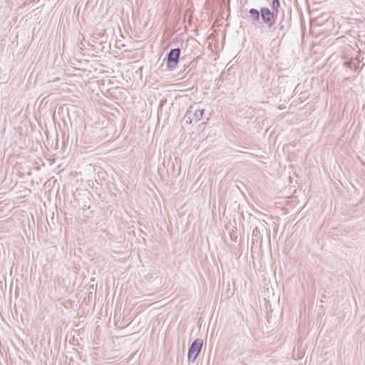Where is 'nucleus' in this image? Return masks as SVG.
Returning <instances> with one entry per match:
<instances>
[{"label": "nucleus", "instance_id": "1", "mask_svg": "<svg viewBox=\"0 0 365 365\" xmlns=\"http://www.w3.org/2000/svg\"><path fill=\"white\" fill-rule=\"evenodd\" d=\"M205 109L201 108L199 104H194L190 106L187 110L182 121L186 125H190L192 122L197 123L203 118Z\"/></svg>", "mask_w": 365, "mask_h": 365}, {"label": "nucleus", "instance_id": "2", "mask_svg": "<svg viewBox=\"0 0 365 365\" xmlns=\"http://www.w3.org/2000/svg\"><path fill=\"white\" fill-rule=\"evenodd\" d=\"M181 50L179 48L170 50L164 61H166V67L169 71H173L180 61Z\"/></svg>", "mask_w": 365, "mask_h": 365}, {"label": "nucleus", "instance_id": "3", "mask_svg": "<svg viewBox=\"0 0 365 365\" xmlns=\"http://www.w3.org/2000/svg\"><path fill=\"white\" fill-rule=\"evenodd\" d=\"M260 16L262 22L268 27L272 28L276 22L277 15L267 7L260 8Z\"/></svg>", "mask_w": 365, "mask_h": 365}, {"label": "nucleus", "instance_id": "4", "mask_svg": "<svg viewBox=\"0 0 365 365\" xmlns=\"http://www.w3.org/2000/svg\"><path fill=\"white\" fill-rule=\"evenodd\" d=\"M202 347V340H194L188 349L187 358L189 361L194 362L201 351Z\"/></svg>", "mask_w": 365, "mask_h": 365}, {"label": "nucleus", "instance_id": "5", "mask_svg": "<svg viewBox=\"0 0 365 365\" xmlns=\"http://www.w3.org/2000/svg\"><path fill=\"white\" fill-rule=\"evenodd\" d=\"M250 17L252 21L257 22L259 21L260 19V10L258 11L256 9H250L249 10Z\"/></svg>", "mask_w": 365, "mask_h": 365}, {"label": "nucleus", "instance_id": "6", "mask_svg": "<svg viewBox=\"0 0 365 365\" xmlns=\"http://www.w3.org/2000/svg\"><path fill=\"white\" fill-rule=\"evenodd\" d=\"M270 6H271V11H274V13L275 14H278L279 12V9L280 7V2L279 0H272L271 4H270Z\"/></svg>", "mask_w": 365, "mask_h": 365}, {"label": "nucleus", "instance_id": "7", "mask_svg": "<svg viewBox=\"0 0 365 365\" xmlns=\"http://www.w3.org/2000/svg\"><path fill=\"white\" fill-rule=\"evenodd\" d=\"M252 236L253 237H255L256 239L257 237L260 238L261 239V241L262 240V237H260V230L257 227H255L252 231Z\"/></svg>", "mask_w": 365, "mask_h": 365}, {"label": "nucleus", "instance_id": "8", "mask_svg": "<svg viewBox=\"0 0 365 365\" xmlns=\"http://www.w3.org/2000/svg\"><path fill=\"white\" fill-rule=\"evenodd\" d=\"M284 26L282 24V22L279 23V29L283 30Z\"/></svg>", "mask_w": 365, "mask_h": 365}, {"label": "nucleus", "instance_id": "9", "mask_svg": "<svg viewBox=\"0 0 365 365\" xmlns=\"http://www.w3.org/2000/svg\"><path fill=\"white\" fill-rule=\"evenodd\" d=\"M247 2V0H240V4H246Z\"/></svg>", "mask_w": 365, "mask_h": 365}]
</instances>
